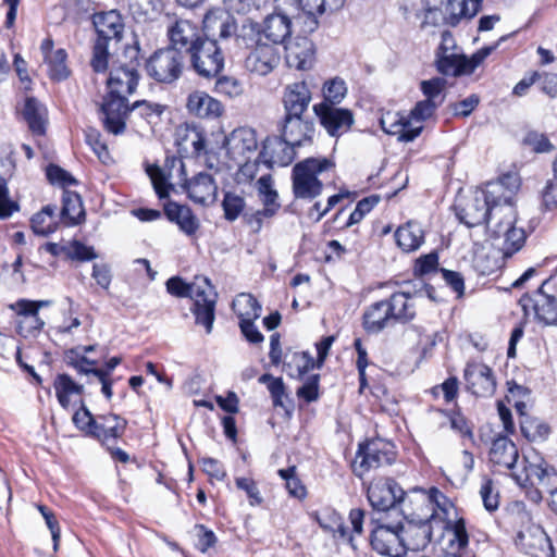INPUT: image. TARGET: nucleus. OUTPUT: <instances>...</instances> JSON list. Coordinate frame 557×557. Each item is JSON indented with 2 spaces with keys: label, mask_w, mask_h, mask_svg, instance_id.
<instances>
[{
  "label": "nucleus",
  "mask_w": 557,
  "mask_h": 557,
  "mask_svg": "<svg viewBox=\"0 0 557 557\" xmlns=\"http://www.w3.org/2000/svg\"><path fill=\"white\" fill-rule=\"evenodd\" d=\"M512 176H504L496 182H490L485 188L476 191L467 203L457 210V216L468 227H474L486 223L490 225L499 218L503 205L513 200L518 185L516 182L509 186Z\"/></svg>",
  "instance_id": "obj_1"
},
{
  "label": "nucleus",
  "mask_w": 557,
  "mask_h": 557,
  "mask_svg": "<svg viewBox=\"0 0 557 557\" xmlns=\"http://www.w3.org/2000/svg\"><path fill=\"white\" fill-rule=\"evenodd\" d=\"M166 290L176 297H188L193 300L191 311L195 322L202 325L209 334L215 319V304L218 294L210 280L206 276H195L190 283L174 276L166 281Z\"/></svg>",
  "instance_id": "obj_2"
},
{
  "label": "nucleus",
  "mask_w": 557,
  "mask_h": 557,
  "mask_svg": "<svg viewBox=\"0 0 557 557\" xmlns=\"http://www.w3.org/2000/svg\"><path fill=\"white\" fill-rule=\"evenodd\" d=\"M92 22L97 39L92 47L90 65L95 72H104L108 69L111 46L119 44L123 38L124 23L115 10L96 13Z\"/></svg>",
  "instance_id": "obj_3"
},
{
  "label": "nucleus",
  "mask_w": 557,
  "mask_h": 557,
  "mask_svg": "<svg viewBox=\"0 0 557 557\" xmlns=\"http://www.w3.org/2000/svg\"><path fill=\"white\" fill-rule=\"evenodd\" d=\"M515 527H519L515 539L516 546L531 557H554L550 540L544 529L531 520L525 510L511 516Z\"/></svg>",
  "instance_id": "obj_4"
},
{
  "label": "nucleus",
  "mask_w": 557,
  "mask_h": 557,
  "mask_svg": "<svg viewBox=\"0 0 557 557\" xmlns=\"http://www.w3.org/2000/svg\"><path fill=\"white\" fill-rule=\"evenodd\" d=\"M334 163L327 158H308L293 169V191L296 198L313 199L322 193L319 175L331 170Z\"/></svg>",
  "instance_id": "obj_5"
},
{
  "label": "nucleus",
  "mask_w": 557,
  "mask_h": 557,
  "mask_svg": "<svg viewBox=\"0 0 557 557\" xmlns=\"http://www.w3.org/2000/svg\"><path fill=\"white\" fill-rule=\"evenodd\" d=\"M440 104L433 100H421L416 103L409 115H395L383 117L381 125L384 132L392 135H397L400 141L410 143L414 140L422 132V125H413L412 120L416 122H423L431 117Z\"/></svg>",
  "instance_id": "obj_6"
},
{
  "label": "nucleus",
  "mask_w": 557,
  "mask_h": 557,
  "mask_svg": "<svg viewBox=\"0 0 557 557\" xmlns=\"http://www.w3.org/2000/svg\"><path fill=\"white\" fill-rule=\"evenodd\" d=\"M516 209L512 200L503 205V212L496 222L490 225L488 236L492 239H503L502 244H495L503 252L505 258H509L518 252L525 243V232L521 227H516Z\"/></svg>",
  "instance_id": "obj_7"
},
{
  "label": "nucleus",
  "mask_w": 557,
  "mask_h": 557,
  "mask_svg": "<svg viewBox=\"0 0 557 557\" xmlns=\"http://www.w3.org/2000/svg\"><path fill=\"white\" fill-rule=\"evenodd\" d=\"M275 11L268 15L263 25L252 24V29L261 37L268 39L271 45L277 46L284 44L290 36L296 25V16L293 14V8L286 1L275 0Z\"/></svg>",
  "instance_id": "obj_8"
},
{
  "label": "nucleus",
  "mask_w": 557,
  "mask_h": 557,
  "mask_svg": "<svg viewBox=\"0 0 557 557\" xmlns=\"http://www.w3.org/2000/svg\"><path fill=\"white\" fill-rule=\"evenodd\" d=\"M184 69V54L169 47L154 51L146 62L148 76L157 83L165 85H171L178 81Z\"/></svg>",
  "instance_id": "obj_9"
},
{
  "label": "nucleus",
  "mask_w": 557,
  "mask_h": 557,
  "mask_svg": "<svg viewBox=\"0 0 557 557\" xmlns=\"http://www.w3.org/2000/svg\"><path fill=\"white\" fill-rule=\"evenodd\" d=\"M394 446L386 441L376 438L360 444L352 461L354 473L361 478L366 472L394 462Z\"/></svg>",
  "instance_id": "obj_10"
},
{
  "label": "nucleus",
  "mask_w": 557,
  "mask_h": 557,
  "mask_svg": "<svg viewBox=\"0 0 557 557\" xmlns=\"http://www.w3.org/2000/svg\"><path fill=\"white\" fill-rule=\"evenodd\" d=\"M188 57L191 69L202 78H215L224 69V53L216 39L206 37Z\"/></svg>",
  "instance_id": "obj_11"
},
{
  "label": "nucleus",
  "mask_w": 557,
  "mask_h": 557,
  "mask_svg": "<svg viewBox=\"0 0 557 557\" xmlns=\"http://www.w3.org/2000/svg\"><path fill=\"white\" fill-rule=\"evenodd\" d=\"M510 476L521 487L542 486L546 488L549 483L557 480V472L549 467L541 457L530 460L523 456L519 459Z\"/></svg>",
  "instance_id": "obj_12"
},
{
  "label": "nucleus",
  "mask_w": 557,
  "mask_h": 557,
  "mask_svg": "<svg viewBox=\"0 0 557 557\" xmlns=\"http://www.w3.org/2000/svg\"><path fill=\"white\" fill-rule=\"evenodd\" d=\"M224 147L233 163L252 160L258 154L257 133L250 127H238L225 138Z\"/></svg>",
  "instance_id": "obj_13"
},
{
  "label": "nucleus",
  "mask_w": 557,
  "mask_h": 557,
  "mask_svg": "<svg viewBox=\"0 0 557 557\" xmlns=\"http://www.w3.org/2000/svg\"><path fill=\"white\" fill-rule=\"evenodd\" d=\"M313 111L320 124L332 137H339L347 133L355 121L351 110L331 103H317L313 106Z\"/></svg>",
  "instance_id": "obj_14"
},
{
  "label": "nucleus",
  "mask_w": 557,
  "mask_h": 557,
  "mask_svg": "<svg viewBox=\"0 0 557 557\" xmlns=\"http://www.w3.org/2000/svg\"><path fill=\"white\" fill-rule=\"evenodd\" d=\"M129 108L126 96L112 95L108 91L100 106L104 128L114 135L124 133Z\"/></svg>",
  "instance_id": "obj_15"
},
{
  "label": "nucleus",
  "mask_w": 557,
  "mask_h": 557,
  "mask_svg": "<svg viewBox=\"0 0 557 557\" xmlns=\"http://www.w3.org/2000/svg\"><path fill=\"white\" fill-rule=\"evenodd\" d=\"M171 49L188 55L198 44L206 37L202 36L200 28L197 24L189 20H176L168 26L166 30Z\"/></svg>",
  "instance_id": "obj_16"
},
{
  "label": "nucleus",
  "mask_w": 557,
  "mask_h": 557,
  "mask_svg": "<svg viewBox=\"0 0 557 557\" xmlns=\"http://www.w3.org/2000/svg\"><path fill=\"white\" fill-rule=\"evenodd\" d=\"M280 138L298 148L312 143L314 124L306 115H284L278 124Z\"/></svg>",
  "instance_id": "obj_17"
},
{
  "label": "nucleus",
  "mask_w": 557,
  "mask_h": 557,
  "mask_svg": "<svg viewBox=\"0 0 557 557\" xmlns=\"http://www.w3.org/2000/svg\"><path fill=\"white\" fill-rule=\"evenodd\" d=\"M547 284L548 280L544 281L533 296L525 294L519 302L524 311L533 309L536 319L545 325H557V300L544 292Z\"/></svg>",
  "instance_id": "obj_18"
},
{
  "label": "nucleus",
  "mask_w": 557,
  "mask_h": 557,
  "mask_svg": "<svg viewBox=\"0 0 557 557\" xmlns=\"http://www.w3.org/2000/svg\"><path fill=\"white\" fill-rule=\"evenodd\" d=\"M466 388L476 397H491L496 391L493 370L480 362H469L463 370Z\"/></svg>",
  "instance_id": "obj_19"
},
{
  "label": "nucleus",
  "mask_w": 557,
  "mask_h": 557,
  "mask_svg": "<svg viewBox=\"0 0 557 557\" xmlns=\"http://www.w3.org/2000/svg\"><path fill=\"white\" fill-rule=\"evenodd\" d=\"M403 488L392 479H379L368 486L367 496L372 508L387 511L404 498Z\"/></svg>",
  "instance_id": "obj_20"
},
{
  "label": "nucleus",
  "mask_w": 557,
  "mask_h": 557,
  "mask_svg": "<svg viewBox=\"0 0 557 557\" xmlns=\"http://www.w3.org/2000/svg\"><path fill=\"white\" fill-rule=\"evenodd\" d=\"M277 47L257 40L256 47L246 58V67L258 75L265 76L280 64Z\"/></svg>",
  "instance_id": "obj_21"
},
{
  "label": "nucleus",
  "mask_w": 557,
  "mask_h": 557,
  "mask_svg": "<svg viewBox=\"0 0 557 557\" xmlns=\"http://www.w3.org/2000/svg\"><path fill=\"white\" fill-rule=\"evenodd\" d=\"M370 542L372 548L381 555L389 557L404 556L399 524L396 527L377 525L371 533Z\"/></svg>",
  "instance_id": "obj_22"
},
{
  "label": "nucleus",
  "mask_w": 557,
  "mask_h": 557,
  "mask_svg": "<svg viewBox=\"0 0 557 557\" xmlns=\"http://www.w3.org/2000/svg\"><path fill=\"white\" fill-rule=\"evenodd\" d=\"M139 81L137 65L132 61L125 65L112 66L107 79L108 91L128 97L134 94Z\"/></svg>",
  "instance_id": "obj_23"
},
{
  "label": "nucleus",
  "mask_w": 557,
  "mask_h": 557,
  "mask_svg": "<svg viewBox=\"0 0 557 557\" xmlns=\"http://www.w3.org/2000/svg\"><path fill=\"white\" fill-rule=\"evenodd\" d=\"M205 37L215 39H228L237 32V23L235 17L224 9H212L207 12L203 17Z\"/></svg>",
  "instance_id": "obj_24"
},
{
  "label": "nucleus",
  "mask_w": 557,
  "mask_h": 557,
  "mask_svg": "<svg viewBox=\"0 0 557 557\" xmlns=\"http://www.w3.org/2000/svg\"><path fill=\"white\" fill-rule=\"evenodd\" d=\"M295 148L278 136L268 137L263 141L259 157L268 168L286 166L294 160Z\"/></svg>",
  "instance_id": "obj_25"
},
{
  "label": "nucleus",
  "mask_w": 557,
  "mask_h": 557,
  "mask_svg": "<svg viewBox=\"0 0 557 557\" xmlns=\"http://www.w3.org/2000/svg\"><path fill=\"white\" fill-rule=\"evenodd\" d=\"M186 109L191 115L206 120L219 119L225 110L220 100L202 90H195L188 95Z\"/></svg>",
  "instance_id": "obj_26"
},
{
  "label": "nucleus",
  "mask_w": 557,
  "mask_h": 557,
  "mask_svg": "<svg viewBox=\"0 0 557 557\" xmlns=\"http://www.w3.org/2000/svg\"><path fill=\"white\" fill-rule=\"evenodd\" d=\"M488 459L494 466L512 472L520 456L516 444L506 435H498L492 441Z\"/></svg>",
  "instance_id": "obj_27"
},
{
  "label": "nucleus",
  "mask_w": 557,
  "mask_h": 557,
  "mask_svg": "<svg viewBox=\"0 0 557 557\" xmlns=\"http://www.w3.org/2000/svg\"><path fill=\"white\" fill-rule=\"evenodd\" d=\"M282 101L284 115H306L311 92L305 82H296L285 87Z\"/></svg>",
  "instance_id": "obj_28"
},
{
  "label": "nucleus",
  "mask_w": 557,
  "mask_h": 557,
  "mask_svg": "<svg viewBox=\"0 0 557 557\" xmlns=\"http://www.w3.org/2000/svg\"><path fill=\"white\" fill-rule=\"evenodd\" d=\"M164 110L165 106L158 102L138 100L128 110V122L135 128L144 129L146 126L157 125L161 121Z\"/></svg>",
  "instance_id": "obj_29"
},
{
  "label": "nucleus",
  "mask_w": 557,
  "mask_h": 557,
  "mask_svg": "<svg viewBox=\"0 0 557 557\" xmlns=\"http://www.w3.org/2000/svg\"><path fill=\"white\" fill-rule=\"evenodd\" d=\"M399 529L404 554L406 550L423 549L431 541L432 528L426 521L418 523L408 521L404 524H399Z\"/></svg>",
  "instance_id": "obj_30"
},
{
  "label": "nucleus",
  "mask_w": 557,
  "mask_h": 557,
  "mask_svg": "<svg viewBox=\"0 0 557 557\" xmlns=\"http://www.w3.org/2000/svg\"><path fill=\"white\" fill-rule=\"evenodd\" d=\"M183 188L190 200L200 205L212 203L216 197L218 187L209 173H198L191 180H185Z\"/></svg>",
  "instance_id": "obj_31"
},
{
  "label": "nucleus",
  "mask_w": 557,
  "mask_h": 557,
  "mask_svg": "<svg viewBox=\"0 0 557 557\" xmlns=\"http://www.w3.org/2000/svg\"><path fill=\"white\" fill-rule=\"evenodd\" d=\"M285 60L289 67L308 70L313 64V42L307 37H297L285 46Z\"/></svg>",
  "instance_id": "obj_32"
},
{
  "label": "nucleus",
  "mask_w": 557,
  "mask_h": 557,
  "mask_svg": "<svg viewBox=\"0 0 557 557\" xmlns=\"http://www.w3.org/2000/svg\"><path fill=\"white\" fill-rule=\"evenodd\" d=\"M126 425L127 421L117 414H101L97 417L91 436L104 445H110L124 434Z\"/></svg>",
  "instance_id": "obj_33"
},
{
  "label": "nucleus",
  "mask_w": 557,
  "mask_h": 557,
  "mask_svg": "<svg viewBox=\"0 0 557 557\" xmlns=\"http://www.w3.org/2000/svg\"><path fill=\"white\" fill-rule=\"evenodd\" d=\"M393 324L389 307L385 300L370 305L363 312L362 326L367 333L377 334Z\"/></svg>",
  "instance_id": "obj_34"
},
{
  "label": "nucleus",
  "mask_w": 557,
  "mask_h": 557,
  "mask_svg": "<svg viewBox=\"0 0 557 557\" xmlns=\"http://www.w3.org/2000/svg\"><path fill=\"white\" fill-rule=\"evenodd\" d=\"M436 70L445 76H462L473 73V65H471L469 58L462 51L450 53L435 54Z\"/></svg>",
  "instance_id": "obj_35"
},
{
  "label": "nucleus",
  "mask_w": 557,
  "mask_h": 557,
  "mask_svg": "<svg viewBox=\"0 0 557 557\" xmlns=\"http://www.w3.org/2000/svg\"><path fill=\"white\" fill-rule=\"evenodd\" d=\"M164 213L171 222L176 223L180 230L188 236L194 235L199 227L197 218L187 206L168 201L164 205Z\"/></svg>",
  "instance_id": "obj_36"
},
{
  "label": "nucleus",
  "mask_w": 557,
  "mask_h": 557,
  "mask_svg": "<svg viewBox=\"0 0 557 557\" xmlns=\"http://www.w3.org/2000/svg\"><path fill=\"white\" fill-rule=\"evenodd\" d=\"M50 305L49 300H40V301H33L27 299H20L15 304L11 305V309H13L18 317H21L20 320V326L22 327L23 324H29V330L39 331L44 326V321L39 318V309L42 307H47Z\"/></svg>",
  "instance_id": "obj_37"
},
{
  "label": "nucleus",
  "mask_w": 557,
  "mask_h": 557,
  "mask_svg": "<svg viewBox=\"0 0 557 557\" xmlns=\"http://www.w3.org/2000/svg\"><path fill=\"white\" fill-rule=\"evenodd\" d=\"M22 115L34 135L40 136L46 133L47 110L36 98H25Z\"/></svg>",
  "instance_id": "obj_38"
},
{
  "label": "nucleus",
  "mask_w": 557,
  "mask_h": 557,
  "mask_svg": "<svg viewBox=\"0 0 557 557\" xmlns=\"http://www.w3.org/2000/svg\"><path fill=\"white\" fill-rule=\"evenodd\" d=\"M440 4L444 5L450 26L458 25L462 18L473 17L480 10L478 0H440Z\"/></svg>",
  "instance_id": "obj_39"
},
{
  "label": "nucleus",
  "mask_w": 557,
  "mask_h": 557,
  "mask_svg": "<svg viewBox=\"0 0 557 557\" xmlns=\"http://www.w3.org/2000/svg\"><path fill=\"white\" fill-rule=\"evenodd\" d=\"M391 315L395 322L406 323L416 317V305L406 292L394 293L388 299Z\"/></svg>",
  "instance_id": "obj_40"
},
{
  "label": "nucleus",
  "mask_w": 557,
  "mask_h": 557,
  "mask_svg": "<svg viewBox=\"0 0 557 557\" xmlns=\"http://www.w3.org/2000/svg\"><path fill=\"white\" fill-rule=\"evenodd\" d=\"M60 219L66 226L77 225L85 219L83 201L77 193L63 191Z\"/></svg>",
  "instance_id": "obj_41"
},
{
  "label": "nucleus",
  "mask_w": 557,
  "mask_h": 557,
  "mask_svg": "<svg viewBox=\"0 0 557 557\" xmlns=\"http://www.w3.org/2000/svg\"><path fill=\"white\" fill-rule=\"evenodd\" d=\"M57 207L47 205L30 219L33 232L40 236H48L58 230L60 218L55 213Z\"/></svg>",
  "instance_id": "obj_42"
},
{
  "label": "nucleus",
  "mask_w": 557,
  "mask_h": 557,
  "mask_svg": "<svg viewBox=\"0 0 557 557\" xmlns=\"http://www.w3.org/2000/svg\"><path fill=\"white\" fill-rule=\"evenodd\" d=\"M396 242L404 251L417 250L424 242V232L417 222H408L397 228L395 233Z\"/></svg>",
  "instance_id": "obj_43"
},
{
  "label": "nucleus",
  "mask_w": 557,
  "mask_h": 557,
  "mask_svg": "<svg viewBox=\"0 0 557 557\" xmlns=\"http://www.w3.org/2000/svg\"><path fill=\"white\" fill-rule=\"evenodd\" d=\"M315 366V361L309 352L295 351L285 355L284 369L290 377L301 379Z\"/></svg>",
  "instance_id": "obj_44"
},
{
  "label": "nucleus",
  "mask_w": 557,
  "mask_h": 557,
  "mask_svg": "<svg viewBox=\"0 0 557 557\" xmlns=\"http://www.w3.org/2000/svg\"><path fill=\"white\" fill-rule=\"evenodd\" d=\"M54 389L59 404L67 409L71 404V396L82 395L84 386L75 383L67 374H59L54 381Z\"/></svg>",
  "instance_id": "obj_45"
},
{
  "label": "nucleus",
  "mask_w": 557,
  "mask_h": 557,
  "mask_svg": "<svg viewBox=\"0 0 557 557\" xmlns=\"http://www.w3.org/2000/svg\"><path fill=\"white\" fill-rule=\"evenodd\" d=\"M233 309L239 321L257 320L261 313V305L250 294H239L233 301Z\"/></svg>",
  "instance_id": "obj_46"
},
{
  "label": "nucleus",
  "mask_w": 557,
  "mask_h": 557,
  "mask_svg": "<svg viewBox=\"0 0 557 557\" xmlns=\"http://www.w3.org/2000/svg\"><path fill=\"white\" fill-rule=\"evenodd\" d=\"M222 208L224 212V218L228 222H234L240 215L244 216L246 200L244 197V191H235L227 190L223 195Z\"/></svg>",
  "instance_id": "obj_47"
},
{
  "label": "nucleus",
  "mask_w": 557,
  "mask_h": 557,
  "mask_svg": "<svg viewBox=\"0 0 557 557\" xmlns=\"http://www.w3.org/2000/svg\"><path fill=\"white\" fill-rule=\"evenodd\" d=\"M67 53L64 49L60 48L54 50L53 53L47 55L45 62L48 65L49 77L52 81H64L70 75V70L66 65Z\"/></svg>",
  "instance_id": "obj_48"
},
{
  "label": "nucleus",
  "mask_w": 557,
  "mask_h": 557,
  "mask_svg": "<svg viewBox=\"0 0 557 557\" xmlns=\"http://www.w3.org/2000/svg\"><path fill=\"white\" fill-rule=\"evenodd\" d=\"M258 381L259 383L267 385L273 406L284 408L285 399H288V394L282 377H274L272 374L264 373Z\"/></svg>",
  "instance_id": "obj_49"
},
{
  "label": "nucleus",
  "mask_w": 557,
  "mask_h": 557,
  "mask_svg": "<svg viewBox=\"0 0 557 557\" xmlns=\"http://www.w3.org/2000/svg\"><path fill=\"white\" fill-rule=\"evenodd\" d=\"M323 101L321 103H331L337 106L347 95L346 83L335 77L324 83L323 85Z\"/></svg>",
  "instance_id": "obj_50"
},
{
  "label": "nucleus",
  "mask_w": 557,
  "mask_h": 557,
  "mask_svg": "<svg viewBox=\"0 0 557 557\" xmlns=\"http://www.w3.org/2000/svg\"><path fill=\"white\" fill-rule=\"evenodd\" d=\"M327 519L332 520V524H324L323 530L333 534L334 539L347 541L354 548V536L349 533L343 518L334 510L327 511Z\"/></svg>",
  "instance_id": "obj_51"
},
{
  "label": "nucleus",
  "mask_w": 557,
  "mask_h": 557,
  "mask_svg": "<svg viewBox=\"0 0 557 557\" xmlns=\"http://www.w3.org/2000/svg\"><path fill=\"white\" fill-rule=\"evenodd\" d=\"M521 432L529 441H544L549 435L550 428L540 420L532 419L521 423Z\"/></svg>",
  "instance_id": "obj_52"
},
{
  "label": "nucleus",
  "mask_w": 557,
  "mask_h": 557,
  "mask_svg": "<svg viewBox=\"0 0 557 557\" xmlns=\"http://www.w3.org/2000/svg\"><path fill=\"white\" fill-rule=\"evenodd\" d=\"M65 360L69 366L73 367L83 374L95 375L96 371H102V369L95 368L97 361L90 360L85 356H79L77 349H71L67 351L65 355Z\"/></svg>",
  "instance_id": "obj_53"
},
{
  "label": "nucleus",
  "mask_w": 557,
  "mask_h": 557,
  "mask_svg": "<svg viewBox=\"0 0 557 557\" xmlns=\"http://www.w3.org/2000/svg\"><path fill=\"white\" fill-rule=\"evenodd\" d=\"M426 9L423 24L433 26L448 25V16L444 5L440 4V0H425Z\"/></svg>",
  "instance_id": "obj_54"
},
{
  "label": "nucleus",
  "mask_w": 557,
  "mask_h": 557,
  "mask_svg": "<svg viewBox=\"0 0 557 557\" xmlns=\"http://www.w3.org/2000/svg\"><path fill=\"white\" fill-rule=\"evenodd\" d=\"M446 81L442 77H433L429 81L421 82V90L426 100H433L437 104L444 101L443 90L445 89Z\"/></svg>",
  "instance_id": "obj_55"
},
{
  "label": "nucleus",
  "mask_w": 557,
  "mask_h": 557,
  "mask_svg": "<svg viewBox=\"0 0 557 557\" xmlns=\"http://www.w3.org/2000/svg\"><path fill=\"white\" fill-rule=\"evenodd\" d=\"M214 90L228 98H236L244 92L243 84L232 76H218Z\"/></svg>",
  "instance_id": "obj_56"
},
{
  "label": "nucleus",
  "mask_w": 557,
  "mask_h": 557,
  "mask_svg": "<svg viewBox=\"0 0 557 557\" xmlns=\"http://www.w3.org/2000/svg\"><path fill=\"white\" fill-rule=\"evenodd\" d=\"M278 475L285 480L286 488L288 493L296 498H304L306 496V487L302 485L300 480L296 476V467H289L287 469H280Z\"/></svg>",
  "instance_id": "obj_57"
},
{
  "label": "nucleus",
  "mask_w": 557,
  "mask_h": 557,
  "mask_svg": "<svg viewBox=\"0 0 557 557\" xmlns=\"http://www.w3.org/2000/svg\"><path fill=\"white\" fill-rule=\"evenodd\" d=\"M147 174L149 175L153 188L160 199H165L169 197L170 189L172 185L168 183V178L158 165H151L147 169Z\"/></svg>",
  "instance_id": "obj_58"
},
{
  "label": "nucleus",
  "mask_w": 557,
  "mask_h": 557,
  "mask_svg": "<svg viewBox=\"0 0 557 557\" xmlns=\"http://www.w3.org/2000/svg\"><path fill=\"white\" fill-rule=\"evenodd\" d=\"M380 202V196L372 195L358 201L355 210L350 213L345 226L349 227L359 223Z\"/></svg>",
  "instance_id": "obj_59"
},
{
  "label": "nucleus",
  "mask_w": 557,
  "mask_h": 557,
  "mask_svg": "<svg viewBox=\"0 0 557 557\" xmlns=\"http://www.w3.org/2000/svg\"><path fill=\"white\" fill-rule=\"evenodd\" d=\"M480 495L486 510L495 511L499 506V495L491 479L484 478Z\"/></svg>",
  "instance_id": "obj_60"
},
{
  "label": "nucleus",
  "mask_w": 557,
  "mask_h": 557,
  "mask_svg": "<svg viewBox=\"0 0 557 557\" xmlns=\"http://www.w3.org/2000/svg\"><path fill=\"white\" fill-rule=\"evenodd\" d=\"M86 143L97 154L98 159L102 163H107V161L110 159L109 151L106 144L102 143L101 135L97 129L89 128L86 131Z\"/></svg>",
  "instance_id": "obj_61"
},
{
  "label": "nucleus",
  "mask_w": 557,
  "mask_h": 557,
  "mask_svg": "<svg viewBox=\"0 0 557 557\" xmlns=\"http://www.w3.org/2000/svg\"><path fill=\"white\" fill-rule=\"evenodd\" d=\"M276 213L277 211L263 207L262 209L252 213H245L244 221L252 230V232L259 233L263 226V221L265 219L273 218Z\"/></svg>",
  "instance_id": "obj_62"
},
{
  "label": "nucleus",
  "mask_w": 557,
  "mask_h": 557,
  "mask_svg": "<svg viewBox=\"0 0 557 557\" xmlns=\"http://www.w3.org/2000/svg\"><path fill=\"white\" fill-rule=\"evenodd\" d=\"M319 374H312L306 379L304 384L297 389V396L307 403L315 401L319 398Z\"/></svg>",
  "instance_id": "obj_63"
},
{
  "label": "nucleus",
  "mask_w": 557,
  "mask_h": 557,
  "mask_svg": "<svg viewBox=\"0 0 557 557\" xmlns=\"http://www.w3.org/2000/svg\"><path fill=\"white\" fill-rule=\"evenodd\" d=\"M46 175L51 184H58L62 187L75 185L77 183L69 172L55 164H50L47 168Z\"/></svg>",
  "instance_id": "obj_64"
}]
</instances>
